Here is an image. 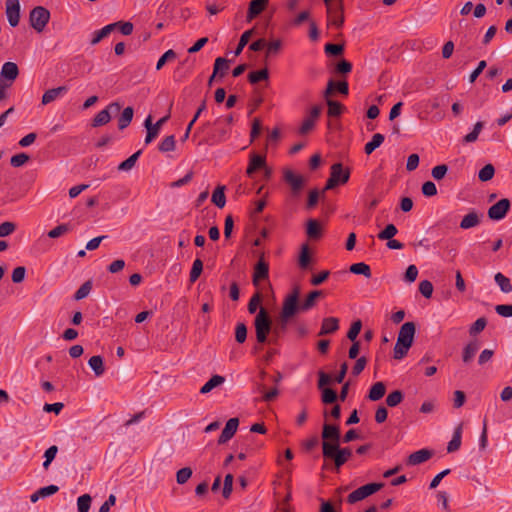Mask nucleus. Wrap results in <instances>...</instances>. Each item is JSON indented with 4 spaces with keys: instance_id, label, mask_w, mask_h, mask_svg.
Masks as SVG:
<instances>
[{
    "instance_id": "36",
    "label": "nucleus",
    "mask_w": 512,
    "mask_h": 512,
    "mask_svg": "<svg viewBox=\"0 0 512 512\" xmlns=\"http://www.w3.org/2000/svg\"><path fill=\"white\" fill-rule=\"evenodd\" d=\"M384 135L380 133H376L372 136V139L366 143L364 147V151L366 154H371L375 149L381 146V144L384 142Z\"/></svg>"
},
{
    "instance_id": "64",
    "label": "nucleus",
    "mask_w": 512,
    "mask_h": 512,
    "mask_svg": "<svg viewBox=\"0 0 512 512\" xmlns=\"http://www.w3.org/2000/svg\"><path fill=\"white\" fill-rule=\"evenodd\" d=\"M495 311L502 317H512V304H499L495 306Z\"/></svg>"
},
{
    "instance_id": "26",
    "label": "nucleus",
    "mask_w": 512,
    "mask_h": 512,
    "mask_svg": "<svg viewBox=\"0 0 512 512\" xmlns=\"http://www.w3.org/2000/svg\"><path fill=\"white\" fill-rule=\"evenodd\" d=\"M116 25L117 24H108L104 26L102 29L94 31L91 34L90 44H98L102 39L107 37L111 32H113L116 29Z\"/></svg>"
},
{
    "instance_id": "17",
    "label": "nucleus",
    "mask_w": 512,
    "mask_h": 512,
    "mask_svg": "<svg viewBox=\"0 0 512 512\" xmlns=\"http://www.w3.org/2000/svg\"><path fill=\"white\" fill-rule=\"evenodd\" d=\"M294 315H285L284 308L282 307L280 312L279 321L277 324L272 328V339L271 341L276 343L277 339L282 337V335L287 330L288 321L290 318H292Z\"/></svg>"
},
{
    "instance_id": "41",
    "label": "nucleus",
    "mask_w": 512,
    "mask_h": 512,
    "mask_svg": "<svg viewBox=\"0 0 512 512\" xmlns=\"http://www.w3.org/2000/svg\"><path fill=\"white\" fill-rule=\"evenodd\" d=\"M269 71L267 68H263L258 71H253L248 74V80L251 84H256L263 80H268Z\"/></svg>"
},
{
    "instance_id": "53",
    "label": "nucleus",
    "mask_w": 512,
    "mask_h": 512,
    "mask_svg": "<svg viewBox=\"0 0 512 512\" xmlns=\"http://www.w3.org/2000/svg\"><path fill=\"white\" fill-rule=\"evenodd\" d=\"M58 452V447L56 445L50 446L44 453V462H43V468L48 469L51 462L55 459L56 454Z\"/></svg>"
},
{
    "instance_id": "45",
    "label": "nucleus",
    "mask_w": 512,
    "mask_h": 512,
    "mask_svg": "<svg viewBox=\"0 0 512 512\" xmlns=\"http://www.w3.org/2000/svg\"><path fill=\"white\" fill-rule=\"evenodd\" d=\"M229 69V61L225 58L218 57L214 63V75L220 74L223 77L226 71Z\"/></svg>"
},
{
    "instance_id": "61",
    "label": "nucleus",
    "mask_w": 512,
    "mask_h": 512,
    "mask_svg": "<svg viewBox=\"0 0 512 512\" xmlns=\"http://www.w3.org/2000/svg\"><path fill=\"white\" fill-rule=\"evenodd\" d=\"M487 321L484 317L478 318L470 327L469 333L470 335H476L484 330L486 327Z\"/></svg>"
},
{
    "instance_id": "38",
    "label": "nucleus",
    "mask_w": 512,
    "mask_h": 512,
    "mask_svg": "<svg viewBox=\"0 0 512 512\" xmlns=\"http://www.w3.org/2000/svg\"><path fill=\"white\" fill-rule=\"evenodd\" d=\"M224 189H225L224 186H218L212 194L211 201L218 208H223L226 204V196L224 193Z\"/></svg>"
},
{
    "instance_id": "59",
    "label": "nucleus",
    "mask_w": 512,
    "mask_h": 512,
    "mask_svg": "<svg viewBox=\"0 0 512 512\" xmlns=\"http://www.w3.org/2000/svg\"><path fill=\"white\" fill-rule=\"evenodd\" d=\"M261 300H262V295L260 292H256L251 298H250V301L248 303V312L250 314H254L260 303H261Z\"/></svg>"
},
{
    "instance_id": "31",
    "label": "nucleus",
    "mask_w": 512,
    "mask_h": 512,
    "mask_svg": "<svg viewBox=\"0 0 512 512\" xmlns=\"http://www.w3.org/2000/svg\"><path fill=\"white\" fill-rule=\"evenodd\" d=\"M220 122H221L220 119L215 121L216 128H215V132L213 133V135L211 137L212 143L222 142V141L226 140L229 136V133H230L229 129L220 127Z\"/></svg>"
},
{
    "instance_id": "4",
    "label": "nucleus",
    "mask_w": 512,
    "mask_h": 512,
    "mask_svg": "<svg viewBox=\"0 0 512 512\" xmlns=\"http://www.w3.org/2000/svg\"><path fill=\"white\" fill-rule=\"evenodd\" d=\"M330 177L328 178L323 191L335 188L339 184H345L350 177V171L344 169L341 163H335L331 166Z\"/></svg>"
},
{
    "instance_id": "49",
    "label": "nucleus",
    "mask_w": 512,
    "mask_h": 512,
    "mask_svg": "<svg viewBox=\"0 0 512 512\" xmlns=\"http://www.w3.org/2000/svg\"><path fill=\"white\" fill-rule=\"evenodd\" d=\"M177 57V54L174 50L169 49L167 50L157 61L156 63V70L162 69V67L169 61L175 60Z\"/></svg>"
},
{
    "instance_id": "14",
    "label": "nucleus",
    "mask_w": 512,
    "mask_h": 512,
    "mask_svg": "<svg viewBox=\"0 0 512 512\" xmlns=\"http://www.w3.org/2000/svg\"><path fill=\"white\" fill-rule=\"evenodd\" d=\"M320 113H321V107L318 105L313 106L311 108V110L309 111V114L303 120V122L300 126V129H299V133L302 135H305V134L309 133L310 131H312L317 119L320 116Z\"/></svg>"
},
{
    "instance_id": "28",
    "label": "nucleus",
    "mask_w": 512,
    "mask_h": 512,
    "mask_svg": "<svg viewBox=\"0 0 512 512\" xmlns=\"http://www.w3.org/2000/svg\"><path fill=\"white\" fill-rule=\"evenodd\" d=\"M480 223V216L476 211H471L463 217L460 222L461 229H470L478 226Z\"/></svg>"
},
{
    "instance_id": "47",
    "label": "nucleus",
    "mask_w": 512,
    "mask_h": 512,
    "mask_svg": "<svg viewBox=\"0 0 512 512\" xmlns=\"http://www.w3.org/2000/svg\"><path fill=\"white\" fill-rule=\"evenodd\" d=\"M202 271H203V262L201 259L197 258L194 260V262L192 264V268H191L190 276H189L190 281L192 283L195 282L201 275Z\"/></svg>"
},
{
    "instance_id": "5",
    "label": "nucleus",
    "mask_w": 512,
    "mask_h": 512,
    "mask_svg": "<svg viewBox=\"0 0 512 512\" xmlns=\"http://www.w3.org/2000/svg\"><path fill=\"white\" fill-rule=\"evenodd\" d=\"M49 20L50 11L43 6H36L29 13V23L38 33L45 29Z\"/></svg>"
},
{
    "instance_id": "40",
    "label": "nucleus",
    "mask_w": 512,
    "mask_h": 512,
    "mask_svg": "<svg viewBox=\"0 0 512 512\" xmlns=\"http://www.w3.org/2000/svg\"><path fill=\"white\" fill-rule=\"evenodd\" d=\"M321 226L319 222L315 219H310L307 222V235L310 238L317 239L321 236Z\"/></svg>"
},
{
    "instance_id": "54",
    "label": "nucleus",
    "mask_w": 512,
    "mask_h": 512,
    "mask_svg": "<svg viewBox=\"0 0 512 512\" xmlns=\"http://www.w3.org/2000/svg\"><path fill=\"white\" fill-rule=\"evenodd\" d=\"M91 496L84 494L77 499L78 512H88L91 506Z\"/></svg>"
},
{
    "instance_id": "43",
    "label": "nucleus",
    "mask_w": 512,
    "mask_h": 512,
    "mask_svg": "<svg viewBox=\"0 0 512 512\" xmlns=\"http://www.w3.org/2000/svg\"><path fill=\"white\" fill-rule=\"evenodd\" d=\"M484 127V123L481 121H478L475 123L473 130L464 136L463 142L464 143H473L478 139V136L480 132L482 131Z\"/></svg>"
},
{
    "instance_id": "62",
    "label": "nucleus",
    "mask_w": 512,
    "mask_h": 512,
    "mask_svg": "<svg viewBox=\"0 0 512 512\" xmlns=\"http://www.w3.org/2000/svg\"><path fill=\"white\" fill-rule=\"evenodd\" d=\"M322 390V401L325 404L334 403L338 397L337 393L331 388H324Z\"/></svg>"
},
{
    "instance_id": "55",
    "label": "nucleus",
    "mask_w": 512,
    "mask_h": 512,
    "mask_svg": "<svg viewBox=\"0 0 512 512\" xmlns=\"http://www.w3.org/2000/svg\"><path fill=\"white\" fill-rule=\"evenodd\" d=\"M494 173V166L492 164H487L479 171L478 177L481 181L486 182L493 178Z\"/></svg>"
},
{
    "instance_id": "60",
    "label": "nucleus",
    "mask_w": 512,
    "mask_h": 512,
    "mask_svg": "<svg viewBox=\"0 0 512 512\" xmlns=\"http://www.w3.org/2000/svg\"><path fill=\"white\" fill-rule=\"evenodd\" d=\"M419 292L425 298H431L433 294V285L429 280H423L419 283Z\"/></svg>"
},
{
    "instance_id": "3",
    "label": "nucleus",
    "mask_w": 512,
    "mask_h": 512,
    "mask_svg": "<svg viewBox=\"0 0 512 512\" xmlns=\"http://www.w3.org/2000/svg\"><path fill=\"white\" fill-rule=\"evenodd\" d=\"M256 339L259 343L264 344L268 341V334L272 332V322L267 310L260 308L254 320Z\"/></svg>"
},
{
    "instance_id": "32",
    "label": "nucleus",
    "mask_w": 512,
    "mask_h": 512,
    "mask_svg": "<svg viewBox=\"0 0 512 512\" xmlns=\"http://www.w3.org/2000/svg\"><path fill=\"white\" fill-rule=\"evenodd\" d=\"M494 280L503 293L507 294L512 292L511 281L504 274H502L501 272L496 273L494 275Z\"/></svg>"
},
{
    "instance_id": "58",
    "label": "nucleus",
    "mask_w": 512,
    "mask_h": 512,
    "mask_svg": "<svg viewBox=\"0 0 512 512\" xmlns=\"http://www.w3.org/2000/svg\"><path fill=\"white\" fill-rule=\"evenodd\" d=\"M247 338V327L244 323H238L235 328V339L238 343H244Z\"/></svg>"
},
{
    "instance_id": "35",
    "label": "nucleus",
    "mask_w": 512,
    "mask_h": 512,
    "mask_svg": "<svg viewBox=\"0 0 512 512\" xmlns=\"http://www.w3.org/2000/svg\"><path fill=\"white\" fill-rule=\"evenodd\" d=\"M88 365L96 376H101L105 372L103 358L99 355L92 356L88 361Z\"/></svg>"
},
{
    "instance_id": "19",
    "label": "nucleus",
    "mask_w": 512,
    "mask_h": 512,
    "mask_svg": "<svg viewBox=\"0 0 512 512\" xmlns=\"http://www.w3.org/2000/svg\"><path fill=\"white\" fill-rule=\"evenodd\" d=\"M269 0H251L249 3L246 21L251 22L259 16L267 7Z\"/></svg>"
},
{
    "instance_id": "12",
    "label": "nucleus",
    "mask_w": 512,
    "mask_h": 512,
    "mask_svg": "<svg viewBox=\"0 0 512 512\" xmlns=\"http://www.w3.org/2000/svg\"><path fill=\"white\" fill-rule=\"evenodd\" d=\"M5 13L11 27H16L20 21V2L19 0H6Z\"/></svg>"
},
{
    "instance_id": "9",
    "label": "nucleus",
    "mask_w": 512,
    "mask_h": 512,
    "mask_svg": "<svg viewBox=\"0 0 512 512\" xmlns=\"http://www.w3.org/2000/svg\"><path fill=\"white\" fill-rule=\"evenodd\" d=\"M169 117H170L169 115H166V116L160 118L154 124L152 123V117L150 115L145 119L144 126L147 130V135H146L144 141H145L146 145L151 143L159 135L162 125L167 122Z\"/></svg>"
},
{
    "instance_id": "33",
    "label": "nucleus",
    "mask_w": 512,
    "mask_h": 512,
    "mask_svg": "<svg viewBox=\"0 0 512 512\" xmlns=\"http://www.w3.org/2000/svg\"><path fill=\"white\" fill-rule=\"evenodd\" d=\"M385 392H386L385 384L383 382H376L370 388L368 398L371 401H378L385 395Z\"/></svg>"
},
{
    "instance_id": "15",
    "label": "nucleus",
    "mask_w": 512,
    "mask_h": 512,
    "mask_svg": "<svg viewBox=\"0 0 512 512\" xmlns=\"http://www.w3.org/2000/svg\"><path fill=\"white\" fill-rule=\"evenodd\" d=\"M120 105L117 102H113L107 106V108L101 110L96 114L92 120L93 127H100L107 124L111 120L110 110L119 111Z\"/></svg>"
},
{
    "instance_id": "51",
    "label": "nucleus",
    "mask_w": 512,
    "mask_h": 512,
    "mask_svg": "<svg viewBox=\"0 0 512 512\" xmlns=\"http://www.w3.org/2000/svg\"><path fill=\"white\" fill-rule=\"evenodd\" d=\"M92 289V282L86 281L83 283L80 288L75 292L74 299L79 301L87 297Z\"/></svg>"
},
{
    "instance_id": "2",
    "label": "nucleus",
    "mask_w": 512,
    "mask_h": 512,
    "mask_svg": "<svg viewBox=\"0 0 512 512\" xmlns=\"http://www.w3.org/2000/svg\"><path fill=\"white\" fill-rule=\"evenodd\" d=\"M322 452L326 459H332L334 461L336 469L343 466L348 459L352 456L350 448H340L338 443H330L329 441L322 442Z\"/></svg>"
},
{
    "instance_id": "16",
    "label": "nucleus",
    "mask_w": 512,
    "mask_h": 512,
    "mask_svg": "<svg viewBox=\"0 0 512 512\" xmlns=\"http://www.w3.org/2000/svg\"><path fill=\"white\" fill-rule=\"evenodd\" d=\"M269 276V264L265 261L264 256L261 255L258 262L254 267L252 282L255 286L259 285L261 280L267 279Z\"/></svg>"
},
{
    "instance_id": "11",
    "label": "nucleus",
    "mask_w": 512,
    "mask_h": 512,
    "mask_svg": "<svg viewBox=\"0 0 512 512\" xmlns=\"http://www.w3.org/2000/svg\"><path fill=\"white\" fill-rule=\"evenodd\" d=\"M299 297L300 288L295 286L283 301L282 307L285 315H296L298 313Z\"/></svg>"
},
{
    "instance_id": "52",
    "label": "nucleus",
    "mask_w": 512,
    "mask_h": 512,
    "mask_svg": "<svg viewBox=\"0 0 512 512\" xmlns=\"http://www.w3.org/2000/svg\"><path fill=\"white\" fill-rule=\"evenodd\" d=\"M253 33L254 29H249L241 35L239 43L235 49V55H239L243 51L244 47L248 44L249 39L251 38Z\"/></svg>"
},
{
    "instance_id": "56",
    "label": "nucleus",
    "mask_w": 512,
    "mask_h": 512,
    "mask_svg": "<svg viewBox=\"0 0 512 512\" xmlns=\"http://www.w3.org/2000/svg\"><path fill=\"white\" fill-rule=\"evenodd\" d=\"M192 476V469L189 467L181 468L176 473V481L178 484H185Z\"/></svg>"
},
{
    "instance_id": "30",
    "label": "nucleus",
    "mask_w": 512,
    "mask_h": 512,
    "mask_svg": "<svg viewBox=\"0 0 512 512\" xmlns=\"http://www.w3.org/2000/svg\"><path fill=\"white\" fill-rule=\"evenodd\" d=\"M225 382V378L220 375L212 376L200 389V393L207 394L214 388L220 386Z\"/></svg>"
},
{
    "instance_id": "63",
    "label": "nucleus",
    "mask_w": 512,
    "mask_h": 512,
    "mask_svg": "<svg viewBox=\"0 0 512 512\" xmlns=\"http://www.w3.org/2000/svg\"><path fill=\"white\" fill-rule=\"evenodd\" d=\"M29 160V156L26 153H19L11 157L10 164L13 167H21L26 164Z\"/></svg>"
},
{
    "instance_id": "13",
    "label": "nucleus",
    "mask_w": 512,
    "mask_h": 512,
    "mask_svg": "<svg viewBox=\"0 0 512 512\" xmlns=\"http://www.w3.org/2000/svg\"><path fill=\"white\" fill-rule=\"evenodd\" d=\"M19 75V69L16 63L14 62H5L0 71V82L1 83H10V86L16 80Z\"/></svg>"
},
{
    "instance_id": "1",
    "label": "nucleus",
    "mask_w": 512,
    "mask_h": 512,
    "mask_svg": "<svg viewBox=\"0 0 512 512\" xmlns=\"http://www.w3.org/2000/svg\"><path fill=\"white\" fill-rule=\"evenodd\" d=\"M415 335V324L413 322L404 323L398 333L397 341L394 347V358H404L412 346Z\"/></svg>"
},
{
    "instance_id": "6",
    "label": "nucleus",
    "mask_w": 512,
    "mask_h": 512,
    "mask_svg": "<svg viewBox=\"0 0 512 512\" xmlns=\"http://www.w3.org/2000/svg\"><path fill=\"white\" fill-rule=\"evenodd\" d=\"M328 25L341 28L344 24V6L342 0H336L335 4L326 6Z\"/></svg>"
},
{
    "instance_id": "25",
    "label": "nucleus",
    "mask_w": 512,
    "mask_h": 512,
    "mask_svg": "<svg viewBox=\"0 0 512 512\" xmlns=\"http://www.w3.org/2000/svg\"><path fill=\"white\" fill-rule=\"evenodd\" d=\"M480 348V344L477 340L470 341L464 348L462 352V360L465 364L470 363L477 351Z\"/></svg>"
},
{
    "instance_id": "42",
    "label": "nucleus",
    "mask_w": 512,
    "mask_h": 512,
    "mask_svg": "<svg viewBox=\"0 0 512 512\" xmlns=\"http://www.w3.org/2000/svg\"><path fill=\"white\" fill-rule=\"evenodd\" d=\"M72 231V226L69 223H63L48 232V237L58 238Z\"/></svg>"
},
{
    "instance_id": "10",
    "label": "nucleus",
    "mask_w": 512,
    "mask_h": 512,
    "mask_svg": "<svg viewBox=\"0 0 512 512\" xmlns=\"http://www.w3.org/2000/svg\"><path fill=\"white\" fill-rule=\"evenodd\" d=\"M511 207V202L507 198H502L488 209V217L494 221H500L505 218Z\"/></svg>"
},
{
    "instance_id": "48",
    "label": "nucleus",
    "mask_w": 512,
    "mask_h": 512,
    "mask_svg": "<svg viewBox=\"0 0 512 512\" xmlns=\"http://www.w3.org/2000/svg\"><path fill=\"white\" fill-rule=\"evenodd\" d=\"M403 398V393L400 390H395L386 397V404L389 407H396L402 402Z\"/></svg>"
},
{
    "instance_id": "44",
    "label": "nucleus",
    "mask_w": 512,
    "mask_h": 512,
    "mask_svg": "<svg viewBox=\"0 0 512 512\" xmlns=\"http://www.w3.org/2000/svg\"><path fill=\"white\" fill-rule=\"evenodd\" d=\"M327 105H328V115L330 117H338L342 114L344 110V106L337 101L327 99Z\"/></svg>"
},
{
    "instance_id": "8",
    "label": "nucleus",
    "mask_w": 512,
    "mask_h": 512,
    "mask_svg": "<svg viewBox=\"0 0 512 512\" xmlns=\"http://www.w3.org/2000/svg\"><path fill=\"white\" fill-rule=\"evenodd\" d=\"M283 179L290 186L292 195L298 197L305 185L303 176L295 174L291 169H286L283 172Z\"/></svg>"
},
{
    "instance_id": "7",
    "label": "nucleus",
    "mask_w": 512,
    "mask_h": 512,
    "mask_svg": "<svg viewBox=\"0 0 512 512\" xmlns=\"http://www.w3.org/2000/svg\"><path fill=\"white\" fill-rule=\"evenodd\" d=\"M382 486H383V484H381V483H369V484L363 485V486L357 488L356 490H354L353 492H351L347 497V501L350 504L361 501V500L365 499L366 497L379 491Z\"/></svg>"
},
{
    "instance_id": "23",
    "label": "nucleus",
    "mask_w": 512,
    "mask_h": 512,
    "mask_svg": "<svg viewBox=\"0 0 512 512\" xmlns=\"http://www.w3.org/2000/svg\"><path fill=\"white\" fill-rule=\"evenodd\" d=\"M67 91H68V88L66 86H59V87L47 90L42 96V104L47 105V104L55 101L57 98L63 96Z\"/></svg>"
},
{
    "instance_id": "18",
    "label": "nucleus",
    "mask_w": 512,
    "mask_h": 512,
    "mask_svg": "<svg viewBox=\"0 0 512 512\" xmlns=\"http://www.w3.org/2000/svg\"><path fill=\"white\" fill-rule=\"evenodd\" d=\"M239 426V419L238 418H230L222 430L219 439L218 444H225L228 442L236 433L237 428Z\"/></svg>"
},
{
    "instance_id": "50",
    "label": "nucleus",
    "mask_w": 512,
    "mask_h": 512,
    "mask_svg": "<svg viewBox=\"0 0 512 512\" xmlns=\"http://www.w3.org/2000/svg\"><path fill=\"white\" fill-rule=\"evenodd\" d=\"M398 233V229L394 224H388L384 230L378 233L377 237L380 240H390Z\"/></svg>"
},
{
    "instance_id": "37",
    "label": "nucleus",
    "mask_w": 512,
    "mask_h": 512,
    "mask_svg": "<svg viewBox=\"0 0 512 512\" xmlns=\"http://www.w3.org/2000/svg\"><path fill=\"white\" fill-rule=\"evenodd\" d=\"M350 272L357 275H363L366 278L372 276L371 268L364 262H358L350 266Z\"/></svg>"
},
{
    "instance_id": "20",
    "label": "nucleus",
    "mask_w": 512,
    "mask_h": 512,
    "mask_svg": "<svg viewBox=\"0 0 512 512\" xmlns=\"http://www.w3.org/2000/svg\"><path fill=\"white\" fill-rule=\"evenodd\" d=\"M340 429L336 425L325 423L322 429L323 441H329L330 443L340 444Z\"/></svg>"
},
{
    "instance_id": "34",
    "label": "nucleus",
    "mask_w": 512,
    "mask_h": 512,
    "mask_svg": "<svg viewBox=\"0 0 512 512\" xmlns=\"http://www.w3.org/2000/svg\"><path fill=\"white\" fill-rule=\"evenodd\" d=\"M134 110L132 107H126L118 118V127L120 130L127 128L133 119Z\"/></svg>"
},
{
    "instance_id": "22",
    "label": "nucleus",
    "mask_w": 512,
    "mask_h": 512,
    "mask_svg": "<svg viewBox=\"0 0 512 512\" xmlns=\"http://www.w3.org/2000/svg\"><path fill=\"white\" fill-rule=\"evenodd\" d=\"M432 457V451L428 449H420L409 455L407 464L411 466L419 465Z\"/></svg>"
},
{
    "instance_id": "57",
    "label": "nucleus",
    "mask_w": 512,
    "mask_h": 512,
    "mask_svg": "<svg viewBox=\"0 0 512 512\" xmlns=\"http://www.w3.org/2000/svg\"><path fill=\"white\" fill-rule=\"evenodd\" d=\"M258 391L262 393V400L265 402H270L274 400L279 394V390L276 387L270 389L269 391H265L264 386L260 385L258 387Z\"/></svg>"
},
{
    "instance_id": "27",
    "label": "nucleus",
    "mask_w": 512,
    "mask_h": 512,
    "mask_svg": "<svg viewBox=\"0 0 512 512\" xmlns=\"http://www.w3.org/2000/svg\"><path fill=\"white\" fill-rule=\"evenodd\" d=\"M261 168H265V157L258 154H252L250 156V161L246 170V174L248 176H252V174L256 170Z\"/></svg>"
},
{
    "instance_id": "21",
    "label": "nucleus",
    "mask_w": 512,
    "mask_h": 512,
    "mask_svg": "<svg viewBox=\"0 0 512 512\" xmlns=\"http://www.w3.org/2000/svg\"><path fill=\"white\" fill-rule=\"evenodd\" d=\"M339 329V319L336 317H326L323 319L319 336L333 334Z\"/></svg>"
},
{
    "instance_id": "46",
    "label": "nucleus",
    "mask_w": 512,
    "mask_h": 512,
    "mask_svg": "<svg viewBox=\"0 0 512 512\" xmlns=\"http://www.w3.org/2000/svg\"><path fill=\"white\" fill-rule=\"evenodd\" d=\"M176 141L174 135L165 137L159 144V151L166 153L171 152L175 149Z\"/></svg>"
},
{
    "instance_id": "24",
    "label": "nucleus",
    "mask_w": 512,
    "mask_h": 512,
    "mask_svg": "<svg viewBox=\"0 0 512 512\" xmlns=\"http://www.w3.org/2000/svg\"><path fill=\"white\" fill-rule=\"evenodd\" d=\"M321 296L322 291L320 290L310 292L306 299L301 304H298V312H306L312 309L316 304V300Z\"/></svg>"
},
{
    "instance_id": "39",
    "label": "nucleus",
    "mask_w": 512,
    "mask_h": 512,
    "mask_svg": "<svg viewBox=\"0 0 512 512\" xmlns=\"http://www.w3.org/2000/svg\"><path fill=\"white\" fill-rule=\"evenodd\" d=\"M141 153H142V150H138L134 154H132L129 158H127L125 161L121 162L118 166V170H120V171L131 170L135 166L136 161L138 160Z\"/></svg>"
},
{
    "instance_id": "29",
    "label": "nucleus",
    "mask_w": 512,
    "mask_h": 512,
    "mask_svg": "<svg viewBox=\"0 0 512 512\" xmlns=\"http://www.w3.org/2000/svg\"><path fill=\"white\" fill-rule=\"evenodd\" d=\"M461 437H462V426L459 425L455 428L452 439L447 445V452L453 453L457 451L461 446Z\"/></svg>"
}]
</instances>
